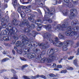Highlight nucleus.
Wrapping results in <instances>:
<instances>
[{"label":"nucleus","instance_id":"f257e3e1","mask_svg":"<svg viewBox=\"0 0 79 79\" xmlns=\"http://www.w3.org/2000/svg\"><path fill=\"white\" fill-rule=\"evenodd\" d=\"M20 38L22 39V42L23 44H24L23 46V51L24 52H29L30 49L32 48V47H37L38 45V44L35 41L32 42L28 41L27 39V37L25 35H21L20 36Z\"/></svg>","mask_w":79,"mask_h":79},{"label":"nucleus","instance_id":"f03ea898","mask_svg":"<svg viewBox=\"0 0 79 79\" xmlns=\"http://www.w3.org/2000/svg\"><path fill=\"white\" fill-rule=\"evenodd\" d=\"M12 21L13 24L15 26H17V25H18L19 24L21 27H23V26H24V25L26 24L27 27H28V28H30V29L32 28V26L35 27L34 25H31L32 27H31V25H30V24H29V23L28 20L27 19H23L22 22V23H21L20 22H17V20H16V19H14Z\"/></svg>","mask_w":79,"mask_h":79},{"label":"nucleus","instance_id":"7ed1b4c3","mask_svg":"<svg viewBox=\"0 0 79 79\" xmlns=\"http://www.w3.org/2000/svg\"><path fill=\"white\" fill-rule=\"evenodd\" d=\"M54 52L55 51L53 49H52L50 50L49 52L50 55H49V57L48 58H44L41 60V61H43V62L47 61L48 63H51L52 60H57L58 58V57L53 56V54H54Z\"/></svg>","mask_w":79,"mask_h":79},{"label":"nucleus","instance_id":"20e7f679","mask_svg":"<svg viewBox=\"0 0 79 79\" xmlns=\"http://www.w3.org/2000/svg\"><path fill=\"white\" fill-rule=\"evenodd\" d=\"M72 29L71 27H69L67 28V30L65 32V34L66 35L68 36H72V38L73 40H76L77 39V37H76V31L74 32L73 31H71Z\"/></svg>","mask_w":79,"mask_h":79},{"label":"nucleus","instance_id":"39448f33","mask_svg":"<svg viewBox=\"0 0 79 79\" xmlns=\"http://www.w3.org/2000/svg\"><path fill=\"white\" fill-rule=\"evenodd\" d=\"M73 2L74 4L77 3V0H64V3L66 6L69 8H72L73 7V4H71V2Z\"/></svg>","mask_w":79,"mask_h":79},{"label":"nucleus","instance_id":"423d86ee","mask_svg":"<svg viewBox=\"0 0 79 79\" xmlns=\"http://www.w3.org/2000/svg\"><path fill=\"white\" fill-rule=\"evenodd\" d=\"M68 22L65 21L62 25L61 24L58 25L57 27L55 28L54 29L56 31H58V30L61 29L62 28H63L64 27H66L68 25Z\"/></svg>","mask_w":79,"mask_h":79},{"label":"nucleus","instance_id":"0eeeda50","mask_svg":"<svg viewBox=\"0 0 79 79\" xmlns=\"http://www.w3.org/2000/svg\"><path fill=\"white\" fill-rule=\"evenodd\" d=\"M43 37L44 39H46L47 40H49L50 43H52L53 42V41L51 38V35L48 34V33H46L44 34L43 35Z\"/></svg>","mask_w":79,"mask_h":79},{"label":"nucleus","instance_id":"6e6552de","mask_svg":"<svg viewBox=\"0 0 79 79\" xmlns=\"http://www.w3.org/2000/svg\"><path fill=\"white\" fill-rule=\"evenodd\" d=\"M70 13V15H69V18L70 19H73L74 18V13H77V10L76 9H73V10H71Z\"/></svg>","mask_w":79,"mask_h":79},{"label":"nucleus","instance_id":"1a4fd4ad","mask_svg":"<svg viewBox=\"0 0 79 79\" xmlns=\"http://www.w3.org/2000/svg\"><path fill=\"white\" fill-rule=\"evenodd\" d=\"M27 57L28 58H35V59H38V56L36 57V55L34 53H30L27 55Z\"/></svg>","mask_w":79,"mask_h":79},{"label":"nucleus","instance_id":"9d476101","mask_svg":"<svg viewBox=\"0 0 79 79\" xmlns=\"http://www.w3.org/2000/svg\"><path fill=\"white\" fill-rule=\"evenodd\" d=\"M42 77V78H44V79H47V77H45L44 75H40L39 76V75H37L36 76H35L34 77L33 76H31V79H36V78H38V77Z\"/></svg>","mask_w":79,"mask_h":79},{"label":"nucleus","instance_id":"9b49d317","mask_svg":"<svg viewBox=\"0 0 79 79\" xmlns=\"http://www.w3.org/2000/svg\"><path fill=\"white\" fill-rule=\"evenodd\" d=\"M54 45H56L57 47H61L63 45V43L60 41L56 42V43H53Z\"/></svg>","mask_w":79,"mask_h":79},{"label":"nucleus","instance_id":"f8f14e48","mask_svg":"<svg viewBox=\"0 0 79 79\" xmlns=\"http://www.w3.org/2000/svg\"><path fill=\"white\" fill-rule=\"evenodd\" d=\"M39 46H42V48L43 49H45L46 48H48V45L47 44H45L44 43H39Z\"/></svg>","mask_w":79,"mask_h":79},{"label":"nucleus","instance_id":"ddd939ff","mask_svg":"<svg viewBox=\"0 0 79 79\" xmlns=\"http://www.w3.org/2000/svg\"><path fill=\"white\" fill-rule=\"evenodd\" d=\"M28 19L30 21L32 22L35 21V19L32 18V16L31 14H29L28 15Z\"/></svg>","mask_w":79,"mask_h":79},{"label":"nucleus","instance_id":"4468645a","mask_svg":"<svg viewBox=\"0 0 79 79\" xmlns=\"http://www.w3.org/2000/svg\"><path fill=\"white\" fill-rule=\"evenodd\" d=\"M72 42L69 41H65L63 43L62 45H64L65 47H67L69 44H71Z\"/></svg>","mask_w":79,"mask_h":79},{"label":"nucleus","instance_id":"2eb2a0df","mask_svg":"<svg viewBox=\"0 0 79 79\" xmlns=\"http://www.w3.org/2000/svg\"><path fill=\"white\" fill-rule=\"evenodd\" d=\"M8 31L9 34H10V35H11L14 32H15V30H13V28L12 27L11 28H10V29Z\"/></svg>","mask_w":79,"mask_h":79},{"label":"nucleus","instance_id":"dca6fc26","mask_svg":"<svg viewBox=\"0 0 79 79\" xmlns=\"http://www.w3.org/2000/svg\"><path fill=\"white\" fill-rule=\"evenodd\" d=\"M5 79H8V78L7 77H4ZM11 79H18V76L14 74L13 77H12Z\"/></svg>","mask_w":79,"mask_h":79},{"label":"nucleus","instance_id":"f3484780","mask_svg":"<svg viewBox=\"0 0 79 79\" xmlns=\"http://www.w3.org/2000/svg\"><path fill=\"white\" fill-rule=\"evenodd\" d=\"M35 1L40 6H43V4L41 2V0H35Z\"/></svg>","mask_w":79,"mask_h":79},{"label":"nucleus","instance_id":"a211bd4d","mask_svg":"<svg viewBox=\"0 0 79 79\" xmlns=\"http://www.w3.org/2000/svg\"><path fill=\"white\" fill-rule=\"evenodd\" d=\"M12 3L14 8H16V6L17 5V1L16 0H13Z\"/></svg>","mask_w":79,"mask_h":79},{"label":"nucleus","instance_id":"6ab92c4d","mask_svg":"<svg viewBox=\"0 0 79 79\" xmlns=\"http://www.w3.org/2000/svg\"><path fill=\"white\" fill-rule=\"evenodd\" d=\"M15 45L16 47H21V41H17Z\"/></svg>","mask_w":79,"mask_h":79},{"label":"nucleus","instance_id":"aec40b11","mask_svg":"<svg viewBox=\"0 0 79 79\" xmlns=\"http://www.w3.org/2000/svg\"><path fill=\"white\" fill-rule=\"evenodd\" d=\"M36 34H37V32L35 31H33L32 32V35L34 37H35L36 36Z\"/></svg>","mask_w":79,"mask_h":79},{"label":"nucleus","instance_id":"412c9836","mask_svg":"<svg viewBox=\"0 0 79 79\" xmlns=\"http://www.w3.org/2000/svg\"><path fill=\"white\" fill-rule=\"evenodd\" d=\"M2 34H3L4 35H8L9 33L6 32V31L5 30H3L2 31Z\"/></svg>","mask_w":79,"mask_h":79},{"label":"nucleus","instance_id":"4be33fe9","mask_svg":"<svg viewBox=\"0 0 79 79\" xmlns=\"http://www.w3.org/2000/svg\"><path fill=\"white\" fill-rule=\"evenodd\" d=\"M77 23L75 20H73L71 23V24L72 26H74L76 25V24H77Z\"/></svg>","mask_w":79,"mask_h":79},{"label":"nucleus","instance_id":"5701e85b","mask_svg":"<svg viewBox=\"0 0 79 79\" xmlns=\"http://www.w3.org/2000/svg\"><path fill=\"white\" fill-rule=\"evenodd\" d=\"M31 30H30V29H29V28H25V30L24 31L26 32H29Z\"/></svg>","mask_w":79,"mask_h":79},{"label":"nucleus","instance_id":"b1692460","mask_svg":"<svg viewBox=\"0 0 79 79\" xmlns=\"http://www.w3.org/2000/svg\"><path fill=\"white\" fill-rule=\"evenodd\" d=\"M20 15L22 18H23L25 17V14L23 12H21Z\"/></svg>","mask_w":79,"mask_h":79},{"label":"nucleus","instance_id":"393cba45","mask_svg":"<svg viewBox=\"0 0 79 79\" xmlns=\"http://www.w3.org/2000/svg\"><path fill=\"white\" fill-rule=\"evenodd\" d=\"M77 59H76L73 61V64L75 66H77Z\"/></svg>","mask_w":79,"mask_h":79},{"label":"nucleus","instance_id":"a878e982","mask_svg":"<svg viewBox=\"0 0 79 79\" xmlns=\"http://www.w3.org/2000/svg\"><path fill=\"white\" fill-rule=\"evenodd\" d=\"M58 37H59L60 39H63L64 36L62 35L61 33H59Z\"/></svg>","mask_w":79,"mask_h":79},{"label":"nucleus","instance_id":"bb28decb","mask_svg":"<svg viewBox=\"0 0 79 79\" xmlns=\"http://www.w3.org/2000/svg\"><path fill=\"white\" fill-rule=\"evenodd\" d=\"M73 31H76V30L77 32H79V27H74L73 28Z\"/></svg>","mask_w":79,"mask_h":79},{"label":"nucleus","instance_id":"cd10ccee","mask_svg":"<svg viewBox=\"0 0 79 79\" xmlns=\"http://www.w3.org/2000/svg\"><path fill=\"white\" fill-rule=\"evenodd\" d=\"M47 29H50L52 28V26L50 25H47Z\"/></svg>","mask_w":79,"mask_h":79},{"label":"nucleus","instance_id":"c85d7f7f","mask_svg":"<svg viewBox=\"0 0 79 79\" xmlns=\"http://www.w3.org/2000/svg\"><path fill=\"white\" fill-rule=\"evenodd\" d=\"M3 39L5 41H7V40H9V37H4Z\"/></svg>","mask_w":79,"mask_h":79},{"label":"nucleus","instance_id":"c756f323","mask_svg":"<svg viewBox=\"0 0 79 79\" xmlns=\"http://www.w3.org/2000/svg\"><path fill=\"white\" fill-rule=\"evenodd\" d=\"M46 21H48V22L49 23H52V20L51 19H48V18H47L46 19Z\"/></svg>","mask_w":79,"mask_h":79},{"label":"nucleus","instance_id":"7c9ffc66","mask_svg":"<svg viewBox=\"0 0 79 79\" xmlns=\"http://www.w3.org/2000/svg\"><path fill=\"white\" fill-rule=\"evenodd\" d=\"M67 69L68 70H73V67H71L68 66L67 67Z\"/></svg>","mask_w":79,"mask_h":79},{"label":"nucleus","instance_id":"2f4dec72","mask_svg":"<svg viewBox=\"0 0 79 79\" xmlns=\"http://www.w3.org/2000/svg\"><path fill=\"white\" fill-rule=\"evenodd\" d=\"M20 2L21 3H24V4H28V3H29V2H24V0H20Z\"/></svg>","mask_w":79,"mask_h":79},{"label":"nucleus","instance_id":"473e14b6","mask_svg":"<svg viewBox=\"0 0 79 79\" xmlns=\"http://www.w3.org/2000/svg\"><path fill=\"white\" fill-rule=\"evenodd\" d=\"M3 23H2V27L3 28H6V26H7V25L5 23H4L3 25Z\"/></svg>","mask_w":79,"mask_h":79},{"label":"nucleus","instance_id":"72a5a7b5","mask_svg":"<svg viewBox=\"0 0 79 79\" xmlns=\"http://www.w3.org/2000/svg\"><path fill=\"white\" fill-rule=\"evenodd\" d=\"M29 12H31V10L29 9H27L25 10L26 13H28Z\"/></svg>","mask_w":79,"mask_h":79},{"label":"nucleus","instance_id":"f704fd0d","mask_svg":"<svg viewBox=\"0 0 79 79\" xmlns=\"http://www.w3.org/2000/svg\"><path fill=\"white\" fill-rule=\"evenodd\" d=\"M27 66H28V65H27V64L24 65L22 66V69H23L24 68H26V67H27Z\"/></svg>","mask_w":79,"mask_h":79},{"label":"nucleus","instance_id":"c9c22d12","mask_svg":"<svg viewBox=\"0 0 79 79\" xmlns=\"http://www.w3.org/2000/svg\"><path fill=\"white\" fill-rule=\"evenodd\" d=\"M17 52L19 54H21L22 53V52H23V50H22V49H20L19 51H17Z\"/></svg>","mask_w":79,"mask_h":79},{"label":"nucleus","instance_id":"e433bc0d","mask_svg":"<svg viewBox=\"0 0 79 79\" xmlns=\"http://www.w3.org/2000/svg\"><path fill=\"white\" fill-rule=\"evenodd\" d=\"M8 60H9V59L8 58H6L3 59L2 60V61L3 62H5V61H8Z\"/></svg>","mask_w":79,"mask_h":79},{"label":"nucleus","instance_id":"4c0bfd02","mask_svg":"<svg viewBox=\"0 0 79 79\" xmlns=\"http://www.w3.org/2000/svg\"><path fill=\"white\" fill-rule=\"evenodd\" d=\"M14 38L15 39V40H18V35H17L16 36H14Z\"/></svg>","mask_w":79,"mask_h":79},{"label":"nucleus","instance_id":"58836bf2","mask_svg":"<svg viewBox=\"0 0 79 79\" xmlns=\"http://www.w3.org/2000/svg\"><path fill=\"white\" fill-rule=\"evenodd\" d=\"M18 11L19 12V13H21V8L20 7H19L18 8Z\"/></svg>","mask_w":79,"mask_h":79},{"label":"nucleus","instance_id":"ea45409f","mask_svg":"<svg viewBox=\"0 0 79 79\" xmlns=\"http://www.w3.org/2000/svg\"><path fill=\"white\" fill-rule=\"evenodd\" d=\"M63 50L64 51H66V50H68V48H67L66 46H65V47L64 46H63Z\"/></svg>","mask_w":79,"mask_h":79},{"label":"nucleus","instance_id":"a19ab883","mask_svg":"<svg viewBox=\"0 0 79 79\" xmlns=\"http://www.w3.org/2000/svg\"><path fill=\"white\" fill-rule=\"evenodd\" d=\"M37 26H38V27H41V29L42 28V25L37 23Z\"/></svg>","mask_w":79,"mask_h":79},{"label":"nucleus","instance_id":"79ce46f5","mask_svg":"<svg viewBox=\"0 0 79 79\" xmlns=\"http://www.w3.org/2000/svg\"><path fill=\"white\" fill-rule=\"evenodd\" d=\"M33 51L35 52H38V51H39V50H38L37 48H35L33 49Z\"/></svg>","mask_w":79,"mask_h":79},{"label":"nucleus","instance_id":"37998d69","mask_svg":"<svg viewBox=\"0 0 79 79\" xmlns=\"http://www.w3.org/2000/svg\"><path fill=\"white\" fill-rule=\"evenodd\" d=\"M58 40H59L58 39V38L57 37H56L55 38V42H58Z\"/></svg>","mask_w":79,"mask_h":79},{"label":"nucleus","instance_id":"c03bdc74","mask_svg":"<svg viewBox=\"0 0 79 79\" xmlns=\"http://www.w3.org/2000/svg\"><path fill=\"white\" fill-rule=\"evenodd\" d=\"M63 14L64 15V16H66L67 15V12H66V11H64L63 12Z\"/></svg>","mask_w":79,"mask_h":79},{"label":"nucleus","instance_id":"a18cd8bd","mask_svg":"<svg viewBox=\"0 0 79 79\" xmlns=\"http://www.w3.org/2000/svg\"><path fill=\"white\" fill-rule=\"evenodd\" d=\"M73 58H74V56H70L68 58V60H73Z\"/></svg>","mask_w":79,"mask_h":79},{"label":"nucleus","instance_id":"49530a36","mask_svg":"<svg viewBox=\"0 0 79 79\" xmlns=\"http://www.w3.org/2000/svg\"><path fill=\"white\" fill-rule=\"evenodd\" d=\"M66 72H67V71L66 70H62L61 72V73H66Z\"/></svg>","mask_w":79,"mask_h":79},{"label":"nucleus","instance_id":"de8ad7c7","mask_svg":"<svg viewBox=\"0 0 79 79\" xmlns=\"http://www.w3.org/2000/svg\"><path fill=\"white\" fill-rule=\"evenodd\" d=\"M58 68H62V66L61 65H58L57 66Z\"/></svg>","mask_w":79,"mask_h":79},{"label":"nucleus","instance_id":"09e8293b","mask_svg":"<svg viewBox=\"0 0 79 79\" xmlns=\"http://www.w3.org/2000/svg\"><path fill=\"white\" fill-rule=\"evenodd\" d=\"M5 20H7V19H6V17L5 19H1V21L3 23V22H4Z\"/></svg>","mask_w":79,"mask_h":79},{"label":"nucleus","instance_id":"8fccbe9b","mask_svg":"<svg viewBox=\"0 0 79 79\" xmlns=\"http://www.w3.org/2000/svg\"><path fill=\"white\" fill-rule=\"evenodd\" d=\"M23 78L25 79H31V78H29V77L26 76H23Z\"/></svg>","mask_w":79,"mask_h":79},{"label":"nucleus","instance_id":"3c124183","mask_svg":"<svg viewBox=\"0 0 79 79\" xmlns=\"http://www.w3.org/2000/svg\"><path fill=\"white\" fill-rule=\"evenodd\" d=\"M49 76L51 77H55V75L53 74H49Z\"/></svg>","mask_w":79,"mask_h":79},{"label":"nucleus","instance_id":"603ef678","mask_svg":"<svg viewBox=\"0 0 79 79\" xmlns=\"http://www.w3.org/2000/svg\"><path fill=\"white\" fill-rule=\"evenodd\" d=\"M54 2L55 3L54 5H56V4L58 3V1H57V0H54Z\"/></svg>","mask_w":79,"mask_h":79},{"label":"nucleus","instance_id":"864d4df0","mask_svg":"<svg viewBox=\"0 0 79 79\" xmlns=\"http://www.w3.org/2000/svg\"><path fill=\"white\" fill-rule=\"evenodd\" d=\"M79 46V42H77L76 44V46L75 47H74V48L77 47Z\"/></svg>","mask_w":79,"mask_h":79},{"label":"nucleus","instance_id":"5fc2aeb1","mask_svg":"<svg viewBox=\"0 0 79 79\" xmlns=\"http://www.w3.org/2000/svg\"><path fill=\"white\" fill-rule=\"evenodd\" d=\"M5 71H6V69H4V70H1L0 71V73H3V72H4Z\"/></svg>","mask_w":79,"mask_h":79},{"label":"nucleus","instance_id":"6e6d98bb","mask_svg":"<svg viewBox=\"0 0 79 79\" xmlns=\"http://www.w3.org/2000/svg\"><path fill=\"white\" fill-rule=\"evenodd\" d=\"M79 55V48L78 49L77 52V55Z\"/></svg>","mask_w":79,"mask_h":79},{"label":"nucleus","instance_id":"4d7b16f0","mask_svg":"<svg viewBox=\"0 0 79 79\" xmlns=\"http://www.w3.org/2000/svg\"><path fill=\"white\" fill-rule=\"evenodd\" d=\"M52 66L53 67V68H55V67L56 66V64H55V63H54L53 64V65H52Z\"/></svg>","mask_w":79,"mask_h":79},{"label":"nucleus","instance_id":"13d9d810","mask_svg":"<svg viewBox=\"0 0 79 79\" xmlns=\"http://www.w3.org/2000/svg\"><path fill=\"white\" fill-rule=\"evenodd\" d=\"M41 29V27H38L37 28V30L38 31H40Z\"/></svg>","mask_w":79,"mask_h":79},{"label":"nucleus","instance_id":"bf43d9fd","mask_svg":"<svg viewBox=\"0 0 79 79\" xmlns=\"http://www.w3.org/2000/svg\"><path fill=\"white\" fill-rule=\"evenodd\" d=\"M42 27H43L44 28H45V29H47V25L45 26V25H42Z\"/></svg>","mask_w":79,"mask_h":79},{"label":"nucleus","instance_id":"052dcab7","mask_svg":"<svg viewBox=\"0 0 79 79\" xmlns=\"http://www.w3.org/2000/svg\"><path fill=\"white\" fill-rule=\"evenodd\" d=\"M38 22H40L41 23H42L43 22H42V20L40 19H39L38 20Z\"/></svg>","mask_w":79,"mask_h":79},{"label":"nucleus","instance_id":"680f3d73","mask_svg":"<svg viewBox=\"0 0 79 79\" xmlns=\"http://www.w3.org/2000/svg\"><path fill=\"white\" fill-rule=\"evenodd\" d=\"M14 49H15V50L17 51H18V49H17V48H16V47L15 46H14Z\"/></svg>","mask_w":79,"mask_h":79},{"label":"nucleus","instance_id":"e2e57ef3","mask_svg":"<svg viewBox=\"0 0 79 79\" xmlns=\"http://www.w3.org/2000/svg\"><path fill=\"white\" fill-rule=\"evenodd\" d=\"M12 53L15 55V50H12Z\"/></svg>","mask_w":79,"mask_h":79},{"label":"nucleus","instance_id":"0e129e2a","mask_svg":"<svg viewBox=\"0 0 79 79\" xmlns=\"http://www.w3.org/2000/svg\"><path fill=\"white\" fill-rule=\"evenodd\" d=\"M54 71H59V69L58 68H56V69H54Z\"/></svg>","mask_w":79,"mask_h":79},{"label":"nucleus","instance_id":"69168bd1","mask_svg":"<svg viewBox=\"0 0 79 79\" xmlns=\"http://www.w3.org/2000/svg\"><path fill=\"white\" fill-rule=\"evenodd\" d=\"M11 71L12 72V73H15V70H14V69H12L11 70Z\"/></svg>","mask_w":79,"mask_h":79},{"label":"nucleus","instance_id":"338daca9","mask_svg":"<svg viewBox=\"0 0 79 79\" xmlns=\"http://www.w3.org/2000/svg\"><path fill=\"white\" fill-rule=\"evenodd\" d=\"M68 58V56H64V58H63V59L64 60H65V59H66V58Z\"/></svg>","mask_w":79,"mask_h":79},{"label":"nucleus","instance_id":"774afa93","mask_svg":"<svg viewBox=\"0 0 79 79\" xmlns=\"http://www.w3.org/2000/svg\"><path fill=\"white\" fill-rule=\"evenodd\" d=\"M15 42H16V41L15 40L14 41H12V44H15Z\"/></svg>","mask_w":79,"mask_h":79}]
</instances>
